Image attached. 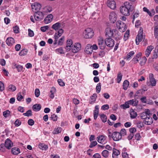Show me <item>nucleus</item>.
Segmentation results:
<instances>
[{
  "label": "nucleus",
  "mask_w": 158,
  "mask_h": 158,
  "mask_svg": "<svg viewBox=\"0 0 158 158\" xmlns=\"http://www.w3.org/2000/svg\"><path fill=\"white\" fill-rule=\"evenodd\" d=\"M94 35V33L92 29L90 28H86L83 33L84 37L86 39L91 38Z\"/></svg>",
  "instance_id": "f257e3e1"
},
{
  "label": "nucleus",
  "mask_w": 158,
  "mask_h": 158,
  "mask_svg": "<svg viewBox=\"0 0 158 158\" xmlns=\"http://www.w3.org/2000/svg\"><path fill=\"white\" fill-rule=\"evenodd\" d=\"M120 12L123 15L127 16L130 15V11H132L133 9H131L123 6H121L120 8Z\"/></svg>",
  "instance_id": "f03ea898"
},
{
  "label": "nucleus",
  "mask_w": 158,
  "mask_h": 158,
  "mask_svg": "<svg viewBox=\"0 0 158 158\" xmlns=\"http://www.w3.org/2000/svg\"><path fill=\"white\" fill-rule=\"evenodd\" d=\"M34 17L35 20L40 21L42 20L44 18V14L42 12L37 11L35 13Z\"/></svg>",
  "instance_id": "7ed1b4c3"
},
{
  "label": "nucleus",
  "mask_w": 158,
  "mask_h": 158,
  "mask_svg": "<svg viewBox=\"0 0 158 158\" xmlns=\"http://www.w3.org/2000/svg\"><path fill=\"white\" fill-rule=\"evenodd\" d=\"M81 44L79 43H75L72 46V52L74 53H76L78 52L81 49Z\"/></svg>",
  "instance_id": "20e7f679"
},
{
  "label": "nucleus",
  "mask_w": 158,
  "mask_h": 158,
  "mask_svg": "<svg viewBox=\"0 0 158 158\" xmlns=\"http://www.w3.org/2000/svg\"><path fill=\"white\" fill-rule=\"evenodd\" d=\"M143 30H140L139 31V33L136 37L135 41L136 44L138 45L140 42H141L143 39Z\"/></svg>",
  "instance_id": "39448f33"
},
{
  "label": "nucleus",
  "mask_w": 158,
  "mask_h": 158,
  "mask_svg": "<svg viewBox=\"0 0 158 158\" xmlns=\"http://www.w3.org/2000/svg\"><path fill=\"white\" fill-rule=\"evenodd\" d=\"M32 11L35 13L37 11H39L41 7V5L39 3H35L31 6Z\"/></svg>",
  "instance_id": "423d86ee"
},
{
  "label": "nucleus",
  "mask_w": 158,
  "mask_h": 158,
  "mask_svg": "<svg viewBox=\"0 0 158 158\" xmlns=\"http://www.w3.org/2000/svg\"><path fill=\"white\" fill-rule=\"evenodd\" d=\"M106 45L109 47H112L114 44V41L111 38H106L105 40Z\"/></svg>",
  "instance_id": "0eeeda50"
},
{
  "label": "nucleus",
  "mask_w": 158,
  "mask_h": 158,
  "mask_svg": "<svg viewBox=\"0 0 158 158\" xmlns=\"http://www.w3.org/2000/svg\"><path fill=\"white\" fill-rule=\"evenodd\" d=\"M112 138L114 141H118L122 139V136L119 132L114 131L112 133Z\"/></svg>",
  "instance_id": "6e6552de"
},
{
  "label": "nucleus",
  "mask_w": 158,
  "mask_h": 158,
  "mask_svg": "<svg viewBox=\"0 0 158 158\" xmlns=\"http://www.w3.org/2000/svg\"><path fill=\"white\" fill-rule=\"evenodd\" d=\"M106 137L104 135H101L97 138V141L99 143L104 144L107 142V140L106 139Z\"/></svg>",
  "instance_id": "1a4fd4ad"
},
{
  "label": "nucleus",
  "mask_w": 158,
  "mask_h": 158,
  "mask_svg": "<svg viewBox=\"0 0 158 158\" xmlns=\"http://www.w3.org/2000/svg\"><path fill=\"white\" fill-rule=\"evenodd\" d=\"M98 45L99 48L102 50L105 49L106 47V44L102 38L100 37L98 39Z\"/></svg>",
  "instance_id": "9d476101"
},
{
  "label": "nucleus",
  "mask_w": 158,
  "mask_h": 158,
  "mask_svg": "<svg viewBox=\"0 0 158 158\" xmlns=\"http://www.w3.org/2000/svg\"><path fill=\"white\" fill-rule=\"evenodd\" d=\"M106 36V38H111L112 37L114 33L113 30L109 27L106 28L105 30Z\"/></svg>",
  "instance_id": "9b49d317"
},
{
  "label": "nucleus",
  "mask_w": 158,
  "mask_h": 158,
  "mask_svg": "<svg viewBox=\"0 0 158 158\" xmlns=\"http://www.w3.org/2000/svg\"><path fill=\"white\" fill-rule=\"evenodd\" d=\"M107 5L112 9H114L116 7L115 2L114 0H108Z\"/></svg>",
  "instance_id": "f8f14e48"
},
{
  "label": "nucleus",
  "mask_w": 158,
  "mask_h": 158,
  "mask_svg": "<svg viewBox=\"0 0 158 158\" xmlns=\"http://www.w3.org/2000/svg\"><path fill=\"white\" fill-rule=\"evenodd\" d=\"M109 19L111 23H114L117 20V15L116 13L114 12H111L109 15Z\"/></svg>",
  "instance_id": "ddd939ff"
},
{
  "label": "nucleus",
  "mask_w": 158,
  "mask_h": 158,
  "mask_svg": "<svg viewBox=\"0 0 158 158\" xmlns=\"http://www.w3.org/2000/svg\"><path fill=\"white\" fill-rule=\"evenodd\" d=\"M4 144L6 148L10 149L13 146V143L9 139H7L6 140Z\"/></svg>",
  "instance_id": "4468645a"
},
{
  "label": "nucleus",
  "mask_w": 158,
  "mask_h": 158,
  "mask_svg": "<svg viewBox=\"0 0 158 158\" xmlns=\"http://www.w3.org/2000/svg\"><path fill=\"white\" fill-rule=\"evenodd\" d=\"M66 44H67L65 47V49L67 50V51H69L72 48V46H71V45H72L73 42L72 40L69 39L67 40Z\"/></svg>",
  "instance_id": "2eb2a0df"
},
{
  "label": "nucleus",
  "mask_w": 158,
  "mask_h": 158,
  "mask_svg": "<svg viewBox=\"0 0 158 158\" xmlns=\"http://www.w3.org/2000/svg\"><path fill=\"white\" fill-rule=\"evenodd\" d=\"M53 16L52 14L48 15L44 19V22L46 24H47L51 22L53 18Z\"/></svg>",
  "instance_id": "dca6fc26"
},
{
  "label": "nucleus",
  "mask_w": 158,
  "mask_h": 158,
  "mask_svg": "<svg viewBox=\"0 0 158 158\" xmlns=\"http://www.w3.org/2000/svg\"><path fill=\"white\" fill-rule=\"evenodd\" d=\"M6 41L7 44L10 46H12L15 43L14 39L11 37L8 38Z\"/></svg>",
  "instance_id": "f3484780"
},
{
  "label": "nucleus",
  "mask_w": 158,
  "mask_h": 158,
  "mask_svg": "<svg viewBox=\"0 0 158 158\" xmlns=\"http://www.w3.org/2000/svg\"><path fill=\"white\" fill-rule=\"evenodd\" d=\"M85 51L88 54L92 53L93 52L92 46L89 44H88L85 48Z\"/></svg>",
  "instance_id": "a211bd4d"
},
{
  "label": "nucleus",
  "mask_w": 158,
  "mask_h": 158,
  "mask_svg": "<svg viewBox=\"0 0 158 158\" xmlns=\"http://www.w3.org/2000/svg\"><path fill=\"white\" fill-rule=\"evenodd\" d=\"M145 121V123L148 125H150L153 122L152 118L151 116L147 117L145 118L144 120Z\"/></svg>",
  "instance_id": "6ab92c4d"
},
{
  "label": "nucleus",
  "mask_w": 158,
  "mask_h": 158,
  "mask_svg": "<svg viewBox=\"0 0 158 158\" xmlns=\"http://www.w3.org/2000/svg\"><path fill=\"white\" fill-rule=\"evenodd\" d=\"M13 69H17L18 72H21L23 69V67L22 65H18L14 63L13 64Z\"/></svg>",
  "instance_id": "aec40b11"
},
{
  "label": "nucleus",
  "mask_w": 158,
  "mask_h": 158,
  "mask_svg": "<svg viewBox=\"0 0 158 158\" xmlns=\"http://www.w3.org/2000/svg\"><path fill=\"white\" fill-rule=\"evenodd\" d=\"M114 33H115L114 36V38L116 40H119L121 38L120 33L116 30H114Z\"/></svg>",
  "instance_id": "412c9836"
},
{
  "label": "nucleus",
  "mask_w": 158,
  "mask_h": 158,
  "mask_svg": "<svg viewBox=\"0 0 158 158\" xmlns=\"http://www.w3.org/2000/svg\"><path fill=\"white\" fill-rule=\"evenodd\" d=\"M61 26V24L59 22H57L53 24L52 28L55 30H57L59 29Z\"/></svg>",
  "instance_id": "4be33fe9"
},
{
  "label": "nucleus",
  "mask_w": 158,
  "mask_h": 158,
  "mask_svg": "<svg viewBox=\"0 0 158 158\" xmlns=\"http://www.w3.org/2000/svg\"><path fill=\"white\" fill-rule=\"evenodd\" d=\"M12 153L14 155H18L20 152L19 148L17 147L13 148L11 150Z\"/></svg>",
  "instance_id": "5701e85b"
},
{
  "label": "nucleus",
  "mask_w": 158,
  "mask_h": 158,
  "mask_svg": "<svg viewBox=\"0 0 158 158\" xmlns=\"http://www.w3.org/2000/svg\"><path fill=\"white\" fill-rule=\"evenodd\" d=\"M41 108V106L39 104H35L32 106V109L35 111H39Z\"/></svg>",
  "instance_id": "b1692460"
},
{
  "label": "nucleus",
  "mask_w": 158,
  "mask_h": 158,
  "mask_svg": "<svg viewBox=\"0 0 158 158\" xmlns=\"http://www.w3.org/2000/svg\"><path fill=\"white\" fill-rule=\"evenodd\" d=\"M141 56V53L140 52L135 57L132 59V61L134 62V64H136L139 61V58Z\"/></svg>",
  "instance_id": "393cba45"
},
{
  "label": "nucleus",
  "mask_w": 158,
  "mask_h": 158,
  "mask_svg": "<svg viewBox=\"0 0 158 158\" xmlns=\"http://www.w3.org/2000/svg\"><path fill=\"white\" fill-rule=\"evenodd\" d=\"M120 152L118 150L114 148L112 155L113 158H118V156Z\"/></svg>",
  "instance_id": "a878e982"
},
{
  "label": "nucleus",
  "mask_w": 158,
  "mask_h": 158,
  "mask_svg": "<svg viewBox=\"0 0 158 158\" xmlns=\"http://www.w3.org/2000/svg\"><path fill=\"white\" fill-rule=\"evenodd\" d=\"M130 114L131 115V118H135L137 115L136 112L133 109L131 110Z\"/></svg>",
  "instance_id": "bb28decb"
},
{
  "label": "nucleus",
  "mask_w": 158,
  "mask_h": 158,
  "mask_svg": "<svg viewBox=\"0 0 158 158\" xmlns=\"http://www.w3.org/2000/svg\"><path fill=\"white\" fill-rule=\"evenodd\" d=\"M129 85V82L127 80H125L124 81L123 84V89L125 90H126Z\"/></svg>",
  "instance_id": "cd10ccee"
},
{
  "label": "nucleus",
  "mask_w": 158,
  "mask_h": 158,
  "mask_svg": "<svg viewBox=\"0 0 158 158\" xmlns=\"http://www.w3.org/2000/svg\"><path fill=\"white\" fill-rule=\"evenodd\" d=\"M130 105H132L133 106H136L138 103V101L136 100H134L132 99L128 101Z\"/></svg>",
  "instance_id": "c85d7f7f"
},
{
  "label": "nucleus",
  "mask_w": 158,
  "mask_h": 158,
  "mask_svg": "<svg viewBox=\"0 0 158 158\" xmlns=\"http://www.w3.org/2000/svg\"><path fill=\"white\" fill-rule=\"evenodd\" d=\"M56 91V89L54 87H52L51 88L50 91L51 94L49 95V97L52 98H54V94Z\"/></svg>",
  "instance_id": "c756f323"
},
{
  "label": "nucleus",
  "mask_w": 158,
  "mask_h": 158,
  "mask_svg": "<svg viewBox=\"0 0 158 158\" xmlns=\"http://www.w3.org/2000/svg\"><path fill=\"white\" fill-rule=\"evenodd\" d=\"M39 148L43 150H46L48 148V146L44 143H40L39 145Z\"/></svg>",
  "instance_id": "7c9ffc66"
},
{
  "label": "nucleus",
  "mask_w": 158,
  "mask_h": 158,
  "mask_svg": "<svg viewBox=\"0 0 158 158\" xmlns=\"http://www.w3.org/2000/svg\"><path fill=\"white\" fill-rule=\"evenodd\" d=\"M62 128L60 127H58L56 129H55L52 132L54 134H56L59 133L61 132Z\"/></svg>",
  "instance_id": "2f4dec72"
},
{
  "label": "nucleus",
  "mask_w": 158,
  "mask_h": 158,
  "mask_svg": "<svg viewBox=\"0 0 158 158\" xmlns=\"http://www.w3.org/2000/svg\"><path fill=\"white\" fill-rule=\"evenodd\" d=\"M28 50L26 49H24L22 50L21 51L19 52V55L20 56H23L26 55L27 52Z\"/></svg>",
  "instance_id": "473e14b6"
},
{
  "label": "nucleus",
  "mask_w": 158,
  "mask_h": 158,
  "mask_svg": "<svg viewBox=\"0 0 158 158\" xmlns=\"http://www.w3.org/2000/svg\"><path fill=\"white\" fill-rule=\"evenodd\" d=\"M154 26L155 36L157 37L158 35V26L157 24H155Z\"/></svg>",
  "instance_id": "72a5a7b5"
},
{
  "label": "nucleus",
  "mask_w": 158,
  "mask_h": 158,
  "mask_svg": "<svg viewBox=\"0 0 158 158\" xmlns=\"http://www.w3.org/2000/svg\"><path fill=\"white\" fill-rule=\"evenodd\" d=\"M102 155L105 158L107 157L109 155V152L107 150H105L102 153Z\"/></svg>",
  "instance_id": "f704fd0d"
},
{
  "label": "nucleus",
  "mask_w": 158,
  "mask_h": 158,
  "mask_svg": "<svg viewBox=\"0 0 158 158\" xmlns=\"http://www.w3.org/2000/svg\"><path fill=\"white\" fill-rule=\"evenodd\" d=\"M135 53L133 51H131L127 55L126 59L127 60H129L130 59L131 57L134 55Z\"/></svg>",
  "instance_id": "c9c22d12"
},
{
  "label": "nucleus",
  "mask_w": 158,
  "mask_h": 158,
  "mask_svg": "<svg viewBox=\"0 0 158 158\" xmlns=\"http://www.w3.org/2000/svg\"><path fill=\"white\" fill-rule=\"evenodd\" d=\"M23 115L27 117L31 116L32 115L31 110H29L26 113H23Z\"/></svg>",
  "instance_id": "e433bc0d"
},
{
  "label": "nucleus",
  "mask_w": 158,
  "mask_h": 158,
  "mask_svg": "<svg viewBox=\"0 0 158 158\" xmlns=\"http://www.w3.org/2000/svg\"><path fill=\"white\" fill-rule=\"evenodd\" d=\"M158 57V48H156L154 51L153 58H156Z\"/></svg>",
  "instance_id": "4c0bfd02"
},
{
  "label": "nucleus",
  "mask_w": 158,
  "mask_h": 158,
  "mask_svg": "<svg viewBox=\"0 0 158 158\" xmlns=\"http://www.w3.org/2000/svg\"><path fill=\"white\" fill-rule=\"evenodd\" d=\"M123 6L124 7H127V8L130 9L131 10L132 9H133V8H131V5H130V3L128 2H125L124 3V6Z\"/></svg>",
  "instance_id": "58836bf2"
},
{
  "label": "nucleus",
  "mask_w": 158,
  "mask_h": 158,
  "mask_svg": "<svg viewBox=\"0 0 158 158\" xmlns=\"http://www.w3.org/2000/svg\"><path fill=\"white\" fill-rule=\"evenodd\" d=\"M44 11L46 12H50L52 10V7L49 6L45 7L44 8Z\"/></svg>",
  "instance_id": "ea45409f"
},
{
  "label": "nucleus",
  "mask_w": 158,
  "mask_h": 158,
  "mask_svg": "<svg viewBox=\"0 0 158 158\" xmlns=\"http://www.w3.org/2000/svg\"><path fill=\"white\" fill-rule=\"evenodd\" d=\"M16 89L15 86L13 85H10L8 87V90H11L12 91H14Z\"/></svg>",
  "instance_id": "a19ab883"
},
{
  "label": "nucleus",
  "mask_w": 158,
  "mask_h": 158,
  "mask_svg": "<svg viewBox=\"0 0 158 158\" xmlns=\"http://www.w3.org/2000/svg\"><path fill=\"white\" fill-rule=\"evenodd\" d=\"M146 60L147 59L146 57L145 56L143 57L142 59L141 60L140 62V65H141V66L144 65L145 64L146 61Z\"/></svg>",
  "instance_id": "79ce46f5"
},
{
  "label": "nucleus",
  "mask_w": 158,
  "mask_h": 158,
  "mask_svg": "<svg viewBox=\"0 0 158 158\" xmlns=\"http://www.w3.org/2000/svg\"><path fill=\"white\" fill-rule=\"evenodd\" d=\"M122 75L120 73H119L118 74L117 77V82L118 83H120L122 80Z\"/></svg>",
  "instance_id": "37998d69"
},
{
  "label": "nucleus",
  "mask_w": 158,
  "mask_h": 158,
  "mask_svg": "<svg viewBox=\"0 0 158 158\" xmlns=\"http://www.w3.org/2000/svg\"><path fill=\"white\" fill-rule=\"evenodd\" d=\"M64 40V37L63 36L59 40L58 44V45H62Z\"/></svg>",
  "instance_id": "c03bdc74"
},
{
  "label": "nucleus",
  "mask_w": 158,
  "mask_h": 158,
  "mask_svg": "<svg viewBox=\"0 0 158 158\" xmlns=\"http://www.w3.org/2000/svg\"><path fill=\"white\" fill-rule=\"evenodd\" d=\"M55 52L56 53H59L60 54H64V52H63V50L61 48L56 49L55 50Z\"/></svg>",
  "instance_id": "a18cd8bd"
},
{
  "label": "nucleus",
  "mask_w": 158,
  "mask_h": 158,
  "mask_svg": "<svg viewBox=\"0 0 158 158\" xmlns=\"http://www.w3.org/2000/svg\"><path fill=\"white\" fill-rule=\"evenodd\" d=\"M101 118L102 121L104 123L106 121V116L105 115L103 114L101 115Z\"/></svg>",
  "instance_id": "49530a36"
},
{
  "label": "nucleus",
  "mask_w": 158,
  "mask_h": 158,
  "mask_svg": "<svg viewBox=\"0 0 158 158\" xmlns=\"http://www.w3.org/2000/svg\"><path fill=\"white\" fill-rule=\"evenodd\" d=\"M116 26L118 28L119 26H120V25H123V26H126V25L123 23V22H122L121 21H118L116 23Z\"/></svg>",
  "instance_id": "de8ad7c7"
},
{
  "label": "nucleus",
  "mask_w": 158,
  "mask_h": 158,
  "mask_svg": "<svg viewBox=\"0 0 158 158\" xmlns=\"http://www.w3.org/2000/svg\"><path fill=\"white\" fill-rule=\"evenodd\" d=\"M143 10L144 11L146 12L150 16H152V13L150 12V11L147 8L145 7H143Z\"/></svg>",
  "instance_id": "09e8293b"
},
{
  "label": "nucleus",
  "mask_w": 158,
  "mask_h": 158,
  "mask_svg": "<svg viewBox=\"0 0 158 158\" xmlns=\"http://www.w3.org/2000/svg\"><path fill=\"white\" fill-rule=\"evenodd\" d=\"M10 114V111L8 110H7L3 112V115L4 117L6 118Z\"/></svg>",
  "instance_id": "8fccbe9b"
},
{
  "label": "nucleus",
  "mask_w": 158,
  "mask_h": 158,
  "mask_svg": "<svg viewBox=\"0 0 158 158\" xmlns=\"http://www.w3.org/2000/svg\"><path fill=\"white\" fill-rule=\"evenodd\" d=\"M129 35V31L127 30L126 31L124 35V39L126 40L128 39Z\"/></svg>",
  "instance_id": "3c124183"
},
{
  "label": "nucleus",
  "mask_w": 158,
  "mask_h": 158,
  "mask_svg": "<svg viewBox=\"0 0 158 158\" xmlns=\"http://www.w3.org/2000/svg\"><path fill=\"white\" fill-rule=\"evenodd\" d=\"M96 89L97 92L98 93L100 92L101 89V84L100 83H99L97 85Z\"/></svg>",
  "instance_id": "603ef678"
},
{
  "label": "nucleus",
  "mask_w": 158,
  "mask_h": 158,
  "mask_svg": "<svg viewBox=\"0 0 158 158\" xmlns=\"http://www.w3.org/2000/svg\"><path fill=\"white\" fill-rule=\"evenodd\" d=\"M51 119L54 121H56L57 119V116L55 114H52L51 117Z\"/></svg>",
  "instance_id": "864d4df0"
},
{
  "label": "nucleus",
  "mask_w": 158,
  "mask_h": 158,
  "mask_svg": "<svg viewBox=\"0 0 158 158\" xmlns=\"http://www.w3.org/2000/svg\"><path fill=\"white\" fill-rule=\"evenodd\" d=\"M97 144V143L96 141H94L91 142L89 147L90 148H92Z\"/></svg>",
  "instance_id": "5fc2aeb1"
},
{
  "label": "nucleus",
  "mask_w": 158,
  "mask_h": 158,
  "mask_svg": "<svg viewBox=\"0 0 158 158\" xmlns=\"http://www.w3.org/2000/svg\"><path fill=\"white\" fill-rule=\"evenodd\" d=\"M144 112L146 113V114H147L148 117L152 116V114L150 113V111L148 109H145Z\"/></svg>",
  "instance_id": "6e6d98bb"
},
{
  "label": "nucleus",
  "mask_w": 158,
  "mask_h": 158,
  "mask_svg": "<svg viewBox=\"0 0 158 158\" xmlns=\"http://www.w3.org/2000/svg\"><path fill=\"white\" fill-rule=\"evenodd\" d=\"M150 82L152 86H155L156 85V81L155 79H152L150 80Z\"/></svg>",
  "instance_id": "4d7b16f0"
},
{
  "label": "nucleus",
  "mask_w": 158,
  "mask_h": 158,
  "mask_svg": "<svg viewBox=\"0 0 158 158\" xmlns=\"http://www.w3.org/2000/svg\"><path fill=\"white\" fill-rule=\"evenodd\" d=\"M35 96L37 97H38L40 95V91L39 89H36L35 90Z\"/></svg>",
  "instance_id": "13d9d810"
},
{
  "label": "nucleus",
  "mask_w": 158,
  "mask_h": 158,
  "mask_svg": "<svg viewBox=\"0 0 158 158\" xmlns=\"http://www.w3.org/2000/svg\"><path fill=\"white\" fill-rule=\"evenodd\" d=\"M140 116L142 119H145V118H146L147 117H148L144 112L141 114Z\"/></svg>",
  "instance_id": "bf43d9fd"
},
{
  "label": "nucleus",
  "mask_w": 158,
  "mask_h": 158,
  "mask_svg": "<svg viewBox=\"0 0 158 158\" xmlns=\"http://www.w3.org/2000/svg\"><path fill=\"white\" fill-rule=\"evenodd\" d=\"M119 133H120L122 136V135L124 136L126 135V131L125 129H123L121 130L120 132H119Z\"/></svg>",
  "instance_id": "052dcab7"
},
{
  "label": "nucleus",
  "mask_w": 158,
  "mask_h": 158,
  "mask_svg": "<svg viewBox=\"0 0 158 158\" xmlns=\"http://www.w3.org/2000/svg\"><path fill=\"white\" fill-rule=\"evenodd\" d=\"M99 114V108L98 106H96L95 107V110L94 111V114Z\"/></svg>",
  "instance_id": "680f3d73"
},
{
  "label": "nucleus",
  "mask_w": 158,
  "mask_h": 158,
  "mask_svg": "<svg viewBox=\"0 0 158 158\" xmlns=\"http://www.w3.org/2000/svg\"><path fill=\"white\" fill-rule=\"evenodd\" d=\"M4 83L2 81H0V91H2L4 89Z\"/></svg>",
  "instance_id": "e2e57ef3"
},
{
  "label": "nucleus",
  "mask_w": 158,
  "mask_h": 158,
  "mask_svg": "<svg viewBox=\"0 0 158 158\" xmlns=\"http://www.w3.org/2000/svg\"><path fill=\"white\" fill-rule=\"evenodd\" d=\"M129 103L128 101L126 102L124 104H123L122 106L123 107V109L127 108L129 107Z\"/></svg>",
  "instance_id": "0e129e2a"
},
{
  "label": "nucleus",
  "mask_w": 158,
  "mask_h": 158,
  "mask_svg": "<svg viewBox=\"0 0 158 158\" xmlns=\"http://www.w3.org/2000/svg\"><path fill=\"white\" fill-rule=\"evenodd\" d=\"M109 108V106L107 104H106L102 106V109L103 110H108Z\"/></svg>",
  "instance_id": "69168bd1"
},
{
  "label": "nucleus",
  "mask_w": 158,
  "mask_h": 158,
  "mask_svg": "<svg viewBox=\"0 0 158 158\" xmlns=\"http://www.w3.org/2000/svg\"><path fill=\"white\" fill-rule=\"evenodd\" d=\"M21 122L19 120L17 119L15 121L14 124L16 127H18L21 125Z\"/></svg>",
  "instance_id": "338daca9"
},
{
  "label": "nucleus",
  "mask_w": 158,
  "mask_h": 158,
  "mask_svg": "<svg viewBox=\"0 0 158 158\" xmlns=\"http://www.w3.org/2000/svg\"><path fill=\"white\" fill-rule=\"evenodd\" d=\"M28 35L30 37H32L34 35V33L33 31L31 30L30 29L28 30Z\"/></svg>",
  "instance_id": "774afa93"
}]
</instances>
